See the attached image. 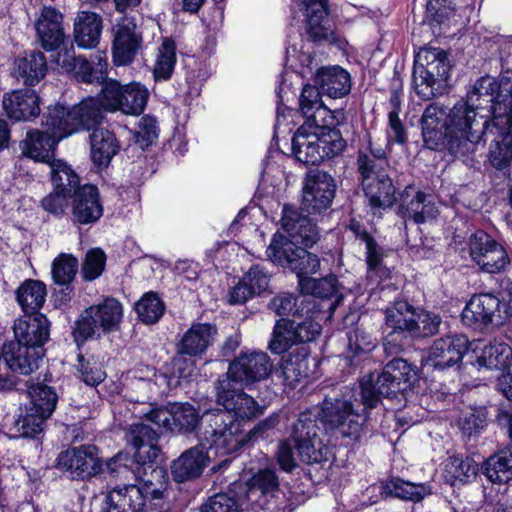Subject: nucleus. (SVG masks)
<instances>
[{
	"instance_id": "1",
	"label": "nucleus",
	"mask_w": 512,
	"mask_h": 512,
	"mask_svg": "<svg viewBox=\"0 0 512 512\" xmlns=\"http://www.w3.org/2000/svg\"><path fill=\"white\" fill-rule=\"evenodd\" d=\"M113 478L129 480L133 475L139 481L135 484L115 487L110 490L103 501L101 512H167L166 501L169 476L163 467L145 466L130 457L127 453L119 452L108 459L103 465V472Z\"/></svg>"
},
{
	"instance_id": "2",
	"label": "nucleus",
	"mask_w": 512,
	"mask_h": 512,
	"mask_svg": "<svg viewBox=\"0 0 512 512\" xmlns=\"http://www.w3.org/2000/svg\"><path fill=\"white\" fill-rule=\"evenodd\" d=\"M304 99L312 106L304 105L305 121L292 138V151L299 162L317 165L341 154L346 142L338 129L330 127L327 119H332L331 112L320 106L316 91L308 90Z\"/></svg>"
},
{
	"instance_id": "3",
	"label": "nucleus",
	"mask_w": 512,
	"mask_h": 512,
	"mask_svg": "<svg viewBox=\"0 0 512 512\" xmlns=\"http://www.w3.org/2000/svg\"><path fill=\"white\" fill-rule=\"evenodd\" d=\"M447 132L448 149L457 157L472 153L484 137L494 138L496 127L467 101H460L448 113Z\"/></svg>"
},
{
	"instance_id": "4",
	"label": "nucleus",
	"mask_w": 512,
	"mask_h": 512,
	"mask_svg": "<svg viewBox=\"0 0 512 512\" xmlns=\"http://www.w3.org/2000/svg\"><path fill=\"white\" fill-rule=\"evenodd\" d=\"M466 101L499 129L512 120V71L479 78Z\"/></svg>"
},
{
	"instance_id": "5",
	"label": "nucleus",
	"mask_w": 512,
	"mask_h": 512,
	"mask_svg": "<svg viewBox=\"0 0 512 512\" xmlns=\"http://www.w3.org/2000/svg\"><path fill=\"white\" fill-rule=\"evenodd\" d=\"M199 440L216 454L229 455L249 442V435L231 414L220 409L205 412L201 418Z\"/></svg>"
},
{
	"instance_id": "6",
	"label": "nucleus",
	"mask_w": 512,
	"mask_h": 512,
	"mask_svg": "<svg viewBox=\"0 0 512 512\" xmlns=\"http://www.w3.org/2000/svg\"><path fill=\"white\" fill-rule=\"evenodd\" d=\"M450 60L445 50L424 47L415 55L413 85L416 94L430 100L442 92L449 78Z\"/></svg>"
},
{
	"instance_id": "7",
	"label": "nucleus",
	"mask_w": 512,
	"mask_h": 512,
	"mask_svg": "<svg viewBox=\"0 0 512 512\" xmlns=\"http://www.w3.org/2000/svg\"><path fill=\"white\" fill-rule=\"evenodd\" d=\"M317 413L327 432L339 434L352 443L361 441L368 416L364 409L359 412L350 399L338 395L326 397Z\"/></svg>"
},
{
	"instance_id": "8",
	"label": "nucleus",
	"mask_w": 512,
	"mask_h": 512,
	"mask_svg": "<svg viewBox=\"0 0 512 512\" xmlns=\"http://www.w3.org/2000/svg\"><path fill=\"white\" fill-rule=\"evenodd\" d=\"M122 315V305L114 298L89 306L74 322L72 335L75 343L79 347L88 340L99 339L102 334L117 330Z\"/></svg>"
},
{
	"instance_id": "9",
	"label": "nucleus",
	"mask_w": 512,
	"mask_h": 512,
	"mask_svg": "<svg viewBox=\"0 0 512 512\" xmlns=\"http://www.w3.org/2000/svg\"><path fill=\"white\" fill-rule=\"evenodd\" d=\"M218 336L215 324L194 322L180 336L176 343V355L173 366L178 372V378H186L195 368V361L200 360L208 349L213 346Z\"/></svg>"
},
{
	"instance_id": "10",
	"label": "nucleus",
	"mask_w": 512,
	"mask_h": 512,
	"mask_svg": "<svg viewBox=\"0 0 512 512\" xmlns=\"http://www.w3.org/2000/svg\"><path fill=\"white\" fill-rule=\"evenodd\" d=\"M268 259L279 266L291 270L297 275L298 286L304 279H310L311 275L320 270V258L318 255L299 247L288 237L275 233L266 249Z\"/></svg>"
},
{
	"instance_id": "11",
	"label": "nucleus",
	"mask_w": 512,
	"mask_h": 512,
	"mask_svg": "<svg viewBox=\"0 0 512 512\" xmlns=\"http://www.w3.org/2000/svg\"><path fill=\"white\" fill-rule=\"evenodd\" d=\"M103 108L96 97H88L72 108L63 105L48 107V121L57 126L65 137L83 130L97 129L104 118Z\"/></svg>"
},
{
	"instance_id": "12",
	"label": "nucleus",
	"mask_w": 512,
	"mask_h": 512,
	"mask_svg": "<svg viewBox=\"0 0 512 512\" xmlns=\"http://www.w3.org/2000/svg\"><path fill=\"white\" fill-rule=\"evenodd\" d=\"M418 311L404 299H396L386 308L385 324L390 329L384 339L387 354H397L411 344Z\"/></svg>"
},
{
	"instance_id": "13",
	"label": "nucleus",
	"mask_w": 512,
	"mask_h": 512,
	"mask_svg": "<svg viewBox=\"0 0 512 512\" xmlns=\"http://www.w3.org/2000/svg\"><path fill=\"white\" fill-rule=\"evenodd\" d=\"M273 371V363L269 355L263 351H241L230 362L227 373L222 378H228L231 383H239L250 387L255 383L266 380Z\"/></svg>"
},
{
	"instance_id": "14",
	"label": "nucleus",
	"mask_w": 512,
	"mask_h": 512,
	"mask_svg": "<svg viewBox=\"0 0 512 512\" xmlns=\"http://www.w3.org/2000/svg\"><path fill=\"white\" fill-rule=\"evenodd\" d=\"M351 87V75L347 70L340 66L322 67L314 76V85L307 84L303 87L299 98L300 111L303 112L304 105L308 108L312 106L304 99L308 90H315L320 106L326 108L322 102V95L333 99L343 98L350 93Z\"/></svg>"
},
{
	"instance_id": "15",
	"label": "nucleus",
	"mask_w": 512,
	"mask_h": 512,
	"mask_svg": "<svg viewBox=\"0 0 512 512\" xmlns=\"http://www.w3.org/2000/svg\"><path fill=\"white\" fill-rule=\"evenodd\" d=\"M143 47L142 31L133 16H121L112 27V58L117 66L131 64Z\"/></svg>"
},
{
	"instance_id": "16",
	"label": "nucleus",
	"mask_w": 512,
	"mask_h": 512,
	"mask_svg": "<svg viewBox=\"0 0 512 512\" xmlns=\"http://www.w3.org/2000/svg\"><path fill=\"white\" fill-rule=\"evenodd\" d=\"M57 468L73 480H89L103 472V464L95 445H80L62 451L57 457Z\"/></svg>"
},
{
	"instance_id": "17",
	"label": "nucleus",
	"mask_w": 512,
	"mask_h": 512,
	"mask_svg": "<svg viewBox=\"0 0 512 512\" xmlns=\"http://www.w3.org/2000/svg\"><path fill=\"white\" fill-rule=\"evenodd\" d=\"M335 191V180L330 174L319 169L310 170L304 179L301 210L320 214L331 206Z\"/></svg>"
},
{
	"instance_id": "18",
	"label": "nucleus",
	"mask_w": 512,
	"mask_h": 512,
	"mask_svg": "<svg viewBox=\"0 0 512 512\" xmlns=\"http://www.w3.org/2000/svg\"><path fill=\"white\" fill-rule=\"evenodd\" d=\"M217 403L224 412L231 414L239 421H249L264 413V406L242 389H235L228 378H219L215 385Z\"/></svg>"
},
{
	"instance_id": "19",
	"label": "nucleus",
	"mask_w": 512,
	"mask_h": 512,
	"mask_svg": "<svg viewBox=\"0 0 512 512\" xmlns=\"http://www.w3.org/2000/svg\"><path fill=\"white\" fill-rule=\"evenodd\" d=\"M42 129H31L20 143L22 154L35 161L48 163L54 159V151L65 135L58 133V128L48 121V111L41 120Z\"/></svg>"
},
{
	"instance_id": "20",
	"label": "nucleus",
	"mask_w": 512,
	"mask_h": 512,
	"mask_svg": "<svg viewBox=\"0 0 512 512\" xmlns=\"http://www.w3.org/2000/svg\"><path fill=\"white\" fill-rule=\"evenodd\" d=\"M58 64L67 72L73 73L77 81L87 84H102L108 77V63L105 53H98L90 60L65 51L59 53Z\"/></svg>"
},
{
	"instance_id": "21",
	"label": "nucleus",
	"mask_w": 512,
	"mask_h": 512,
	"mask_svg": "<svg viewBox=\"0 0 512 512\" xmlns=\"http://www.w3.org/2000/svg\"><path fill=\"white\" fill-rule=\"evenodd\" d=\"M469 345L464 334L446 335L436 339L429 348L426 364L438 370L459 366L469 350Z\"/></svg>"
},
{
	"instance_id": "22",
	"label": "nucleus",
	"mask_w": 512,
	"mask_h": 512,
	"mask_svg": "<svg viewBox=\"0 0 512 512\" xmlns=\"http://www.w3.org/2000/svg\"><path fill=\"white\" fill-rule=\"evenodd\" d=\"M364 195L374 211L390 208L396 201V188L387 171L359 172Z\"/></svg>"
},
{
	"instance_id": "23",
	"label": "nucleus",
	"mask_w": 512,
	"mask_h": 512,
	"mask_svg": "<svg viewBox=\"0 0 512 512\" xmlns=\"http://www.w3.org/2000/svg\"><path fill=\"white\" fill-rule=\"evenodd\" d=\"M281 226L288 234V239L296 245L299 243L304 247H312L320 239L317 225L294 206L284 205Z\"/></svg>"
},
{
	"instance_id": "24",
	"label": "nucleus",
	"mask_w": 512,
	"mask_h": 512,
	"mask_svg": "<svg viewBox=\"0 0 512 512\" xmlns=\"http://www.w3.org/2000/svg\"><path fill=\"white\" fill-rule=\"evenodd\" d=\"M103 215L100 193L95 185L86 184L72 194L71 219L80 225L93 224Z\"/></svg>"
},
{
	"instance_id": "25",
	"label": "nucleus",
	"mask_w": 512,
	"mask_h": 512,
	"mask_svg": "<svg viewBox=\"0 0 512 512\" xmlns=\"http://www.w3.org/2000/svg\"><path fill=\"white\" fill-rule=\"evenodd\" d=\"M210 457L204 443L185 450L172 461L170 469L175 482L183 483L199 478L208 466Z\"/></svg>"
},
{
	"instance_id": "26",
	"label": "nucleus",
	"mask_w": 512,
	"mask_h": 512,
	"mask_svg": "<svg viewBox=\"0 0 512 512\" xmlns=\"http://www.w3.org/2000/svg\"><path fill=\"white\" fill-rule=\"evenodd\" d=\"M3 109L14 121H32L40 114V97L35 90L25 88L5 93Z\"/></svg>"
},
{
	"instance_id": "27",
	"label": "nucleus",
	"mask_w": 512,
	"mask_h": 512,
	"mask_svg": "<svg viewBox=\"0 0 512 512\" xmlns=\"http://www.w3.org/2000/svg\"><path fill=\"white\" fill-rule=\"evenodd\" d=\"M37 39L45 51L57 50L65 41L63 15L53 7H44L35 22Z\"/></svg>"
},
{
	"instance_id": "28",
	"label": "nucleus",
	"mask_w": 512,
	"mask_h": 512,
	"mask_svg": "<svg viewBox=\"0 0 512 512\" xmlns=\"http://www.w3.org/2000/svg\"><path fill=\"white\" fill-rule=\"evenodd\" d=\"M448 113L444 105L433 102L429 104L421 117L422 137L425 147L436 150L444 139H448Z\"/></svg>"
},
{
	"instance_id": "29",
	"label": "nucleus",
	"mask_w": 512,
	"mask_h": 512,
	"mask_svg": "<svg viewBox=\"0 0 512 512\" xmlns=\"http://www.w3.org/2000/svg\"><path fill=\"white\" fill-rule=\"evenodd\" d=\"M44 349L25 346L15 341L4 343L2 357L7 367L14 373L29 375L39 367Z\"/></svg>"
},
{
	"instance_id": "30",
	"label": "nucleus",
	"mask_w": 512,
	"mask_h": 512,
	"mask_svg": "<svg viewBox=\"0 0 512 512\" xmlns=\"http://www.w3.org/2000/svg\"><path fill=\"white\" fill-rule=\"evenodd\" d=\"M361 401L366 408H375L382 397L393 398L401 393L399 382H395L387 371L383 368L382 372L376 377L374 374L364 376L360 380Z\"/></svg>"
},
{
	"instance_id": "31",
	"label": "nucleus",
	"mask_w": 512,
	"mask_h": 512,
	"mask_svg": "<svg viewBox=\"0 0 512 512\" xmlns=\"http://www.w3.org/2000/svg\"><path fill=\"white\" fill-rule=\"evenodd\" d=\"M158 438V433L148 425L141 423L131 426L127 442L135 450L133 457L145 466L153 465L161 454Z\"/></svg>"
},
{
	"instance_id": "32",
	"label": "nucleus",
	"mask_w": 512,
	"mask_h": 512,
	"mask_svg": "<svg viewBox=\"0 0 512 512\" xmlns=\"http://www.w3.org/2000/svg\"><path fill=\"white\" fill-rule=\"evenodd\" d=\"M311 362L313 366L316 365V360L310 357V349L307 345L292 349L281 362L283 385L289 389H295L302 378L312 373Z\"/></svg>"
},
{
	"instance_id": "33",
	"label": "nucleus",
	"mask_w": 512,
	"mask_h": 512,
	"mask_svg": "<svg viewBox=\"0 0 512 512\" xmlns=\"http://www.w3.org/2000/svg\"><path fill=\"white\" fill-rule=\"evenodd\" d=\"M306 16V31L313 41L328 40L332 29L327 20L328 0H298Z\"/></svg>"
},
{
	"instance_id": "34",
	"label": "nucleus",
	"mask_w": 512,
	"mask_h": 512,
	"mask_svg": "<svg viewBox=\"0 0 512 512\" xmlns=\"http://www.w3.org/2000/svg\"><path fill=\"white\" fill-rule=\"evenodd\" d=\"M501 301L491 293L474 295L462 312V320L468 325H487L500 313Z\"/></svg>"
},
{
	"instance_id": "35",
	"label": "nucleus",
	"mask_w": 512,
	"mask_h": 512,
	"mask_svg": "<svg viewBox=\"0 0 512 512\" xmlns=\"http://www.w3.org/2000/svg\"><path fill=\"white\" fill-rule=\"evenodd\" d=\"M49 321L44 314H36L28 321L19 320L14 325L15 342L43 349L49 339Z\"/></svg>"
},
{
	"instance_id": "36",
	"label": "nucleus",
	"mask_w": 512,
	"mask_h": 512,
	"mask_svg": "<svg viewBox=\"0 0 512 512\" xmlns=\"http://www.w3.org/2000/svg\"><path fill=\"white\" fill-rule=\"evenodd\" d=\"M103 29L102 17L96 12L80 11L74 21V39L76 44L85 49L95 48Z\"/></svg>"
},
{
	"instance_id": "37",
	"label": "nucleus",
	"mask_w": 512,
	"mask_h": 512,
	"mask_svg": "<svg viewBox=\"0 0 512 512\" xmlns=\"http://www.w3.org/2000/svg\"><path fill=\"white\" fill-rule=\"evenodd\" d=\"M47 70L46 57L40 51L26 53L14 61V76L26 86L37 85L45 77Z\"/></svg>"
},
{
	"instance_id": "38",
	"label": "nucleus",
	"mask_w": 512,
	"mask_h": 512,
	"mask_svg": "<svg viewBox=\"0 0 512 512\" xmlns=\"http://www.w3.org/2000/svg\"><path fill=\"white\" fill-rule=\"evenodd\" d=\"M91 159L98 168H106L120 151V142L114 132L106 128L94 129L89 136Z\"/></svg>"
},
{
	"instance_id": "39",
	"label": "nucleus",
	"mask_w": 512,
	"mask_h": 512,
	"mask_svg": "<svg viewBox=\"0 0 512 512\" xmlns=\"http://www.w3.org/2000/svg\"><path fill=\"white\" fill-rule=\"evenodd\" d=\"M299 289L302 294L328 300V310H334L343 298L338 292V280L334 275L326 276L321 279H304L300 282Z\"/></svg>"
},
{
	"instance_id": "40",
	"label": "nucleus",
	"mask_w": 512,
	"mask_h": 512,
	"mask_svg": "<svg viewBox=\"0 0 512 512\" xmlns=\"http://www.w3.org/2000/svg\"><path fill=\"white\" fill-rule=\"evenodd\" d=\"M482 473L495 484H508L512 480V446L508 445L490 456L482 465Z\"/></svg>"
},
{
	"instance_id": "41",
	"label": "nucleus",
	"mask_w": 512,
	"mask_h": 512,
	"mask_svg": "<svg viewBox=\"0 0 512 512\" xmlns=\"http://www.w3.org/2000/svg\"><path fill=\"white\" fill-rule=\"evenodd\" d=\"M16 300L25 314H39L43 307L47 288L40 280L27 279L16 290Z\"/></svg>"
},
{
	"instance_id": "42",
	"label": "nucleus",
	"mask_w": 512,
	"mask_h": 512,
	"mask_svg": "<svg viewBox=\"0 0 512 512\" xmlns=\"http://www.w3.org/2000/svg\"><path fill=\"white\" fill-rule=\"evenodd\" d=\"M489 150V160L493 167L502 170L512 161V120L496 129Z\"/></svg>"
},
{
	"instance_id": "43",
	"label": "nucleus",
	"mask_w": 512,
	"mask_h": 512,
	"mask_svg": "<svg viewBox=\"0 0 512 512\" xmlns=\"http://www.w3.org/2000/svg\"><path fill=\"white\" fill-rule=\"evenodd\" d=\"M511 356L512 349L508 344L494 340L483 347L481 354L477 356L473 365L479 370L482 368L489 370L502 369L507 366Z\"/></svg>"
},
{
	"instance_id": "44",
	"label": "nucleus",
	"mask_w": 512,
	"mask_h": 512,
	"mask_svg": "<svg viewBox=\"0 0 512 512\" xmlns=\"http://www.w3.org/2000/svg\"><path fill=\"white\" fill-rule=\"evenodd\" d=\"M53 188L56 191L73 194L81 188L80 177L72 167L61 159H53L47 163Z\"/></svg>"
},
{
	"instance_id": "45",
	"label": "nucleus",
	"mask_w": 512,
	"mask_h": 512,
	"mask_svg": "<svg viewBox=\"0 0 512 512\" xmlns=\"http://www.w3.org/2000/svg\"><path fill=\"white\" fill-rule=\"evenodd\" d=\"M478 470V464L474 459L455 455L449 457L445 465L444 477L452 486H457L476 477Z\"/></svg>"
},
{
	"instance_id": "46",
	"label": "nucleus",
	"mask_w": 512,
	"mask_h": 512,
	"mask_svg": "<svg viewBox=\"0 0 512 512\" xmlns=\"http://www.w3.org/2000/svg\"><path fill=\"white\" fill-rule=\"evenodd\" d=\"M270 306L279 316L302 317L304 314L311 313L315 304L311 299H306L305 296L295 297L292 294L285 293L274 297Z\"/></svg>"
},
{
	"instance_id": "47",
	"label": "nucleus",
	"mask_w": 512,
	"mask_h": 512,
	"mask_svg": "<svg viewBox=\"0 0 512 512\" xmlns=\"http://www.w3.org/2000/svg\"><path fill=\"white\" fill-rule=\"evenodd\" d=\"M384 369L391 379L399 382L402 394L412 390L418 381V368L403 358H393L385 364Z\"/></svg>"
},
{
	"instance_id": "48",
	"label": "nucleus",
	"mask_w": 512,
	"mask_h": 512,
	"mask_svg": "<svg viewBox=\"0 0 512 512\" xmlns=\"http://www.w3.org/2000/svg\"><path fill=\"white\" fill-rule=\"evenodd\" d=\"M29 396L34 411L45 418H49L56 408L58 396L53 387L43 383H36L29 387Z\"/></svg>"
},
{
	"instance_id": "49",
	"label": "nucleus",
	"mask_w": 512,
	"mask_h": 512,
	"mask_svg": "<svg viewBox=\"0 0 512 512\" xmlns=\"http://www.w3.org/2000/svg\"><path fill=\"white\" fill-rule=\"evenodd\" d=\"M176 65V44L170 38H165L158 48L153 66V76L156 81H167L171 78Z\"/></svg>"
},
{
	"instance_id": "50",
	"label": "nucleus",
	"mask_w": 512,
	"mask_h": 512,
	"mask_svg": "<svg viewBox=\"0 0 512 512\" xmlns=\"http://www.w3.org/2000/svg\"><path fill=\"white\" fill-rule=\"evenodd\" d=\"M385 490L397 498L413 502H419L431 494L429 485L416 484L397 477H393L386 482Z\"/></svg>"
},
{
	"instance_id": "51",
	"label": "nucleus",
	"mask_w": 512,
	"mask_h": 512,
	"mask_svg": "<svg viewBox=\"0 0 512 512\" xmlns=\"http://www.w3.org/2000/svg\"><path fill=\"white\" fill-rule=\"evenodd\" d=\"M149 98L148 89L139 82L125 84L122 113L126 115H140L147 104Z\"/></svg>"
},
{
	"instance_id": "52",
	"label": "nucleus",
	"mask_w": 512,
	"mask_h": 512,
	"mask_svg": "<svg viewBox=\"0 0 512 512\" xmlns=\"http://www.w3.org/2000/svg\"><path fill=\"white\" fill-rule=\"evenodd\" d=\"M299 458L306 464L321 463L328 460L330 449L320 436L302 439L294 442Z\"/></svg>"
},
{
	"instance_id": "53",
	"label": "nucleus",
	"mask_w": 512,
	"mask_h": 512,
	"mask_svg": "<svg viewBox=\"0 0 512 512\" xmlns=\"http://www.w3.org/2000/svg\"><path fill=\"white\" fill-rule=\"evenodd\" d=\"M78 259L72 254L60 253L51 264V276L54 284L73 283L78 272Z\"/></svg>"
},
{
	"instance_id": "54",
	"label": "nucleus",
	"mask_w": 512,
	"mask_h": 512,
	"mask_svg": "<svg viewBox=\"0 0 512 512\" xmlns=\"http://www.w3.org/2000/svg\"><path fill=\"white\" fill-rule=\"evenodd\" d=\"M124 88L125 85L115 79H107L101 84L100 93L96 98L104 111L122 112Z\"/></svg>"
},
{
	"instance_id": "55",
	"label": "nucleus",
	"mask_w": 512,
	"mask_h": 512,
	"mask_svg": "<svg viewBox=\"0 0 512 512\" xmlns=\"http://www.w3.org/2000/svg\"><path fill=\"white\" fill-rule=\"evenodd\" d=\"M135 310L141 322L154 324L164 314L165 305L157 294L148 292L136 303Z\"/></svg>"
},
{
	"instance_id": "56",
	"label": "nucleus",
	"mask_w": 512,
	"mask_h": 512,
	"mask_svg": "<svg viewBox=\"0 0 512 512\" xmlns=\"http://www.w3.org/2000/svg\"><path fill=\"white\" fill-rule=\"evenodd\" d=\"M172 432L188 433L198 426L200 417L196 409L188 404H172Z\"/></svg>"
},
{
	"instance_id": "57",
	"label": "nucleus",
	"mask_w": 512,
	"mask_h": 512,
	"mask_svg": "<svg viewBox=\"0 0 512 512\" xmlns=\"http://www.w3.org/2000/svg\"><path fill=\"white\" fill-rule=\"evenodd\" d=\"M304 320L284 319L296 345L310 342L321 332V325L314 321L309 314H304Z\"/></svg>"
},
{
	"instance_id": "58",
	"label": "nucleus",
	"mask_w": 512,
	"mask_h": 512,
	"mask_svg": "<svg viewBox=\"0 0 512 512\" xmlns=\"http://www.w3.org/2000/svg\"><path fill=\"white\" fill-rule=\"evenodd\" d=\"M46 419L47 418L34 411L20 415L18 419L14 420V427L10 429L11 436L14 438H33L43 431V425Z\"/></svg>"
},
{
	"instance_id": "59",
	"label": "nucleus",
	"mask_w": 512,
	"mask_h": 512,
	"mask_svg": "<svg viewBox=\"0 0 512 512\" xmlns=\"http://www.w3.org/2000/svg\"><path fill=\"white\" fill-rule=\"evenodd\" d=\"M358 172L387 171L388 161L383 148H373L371 142L366 151L360 150L357 156Z\"/></svg>"
},
{
	"instance_id": "60",
	"label": "nucleus",
	"mask_w": 512,
	"mask_h": 512,
	"mask_svg": "<svg viewBox=\"0 0 512 512\" xmlns=\"http://www.w3.org/2000/svg\"><path fill=\"white\" fill-rule=\"evenodd\" d=\"M414 189L412 186H407L400 196L399 214L404 219H411L417 222V214H420L421 207L424 205L427 198L431 195L424 192L417 191L412 195Z\"/></svg>"
},
{
	"instance_id": "61",
	"label": "nucleus",
	"mask_w": 512,
	"mask_h": 512,
	"mask_svg": "<svg viewBox=\"0 0 512 512\" xmlns=\"http://www.w3.org/2000/svg\"><path fill=\"white\" fill-rule=\"evenodd\" d=\"M319 415L317 411L307 409L299 413L297 421L294 423L291 432L293 442L301 441L305 438L320 436V428L317 425Z\"/></svg>"
},
{
	"instance_id": "62",
	"label": "nucleus",
	"mask_w": 512,
	"mask_h": 512,
	"mask_svg": "<svg viewBox=\"0 0 512 512\" xmlns=\"http://www.w3.org/2000/svg\"><path fill=\"white\" fill-rule=\"evenodd\" d=\"M509 259L503 246L496 242L492 248L482 255L475 263L482 271L498 273L508 264Z\"/></svg>"
},
{
	"instance_id": "63",
	"label": "nucleus",
	"mask_w": 512,
	"mask_h": 512,
	"mask_svg": "<svg viewBox=\"0 0 512 512\" xmlns=\"http://www.w3.org/2000/svg\"><path fill=\"white\" fill-rule=\"evenodd\" d=\"M106 265V255L100 248L87 251L82 264V277L85 281H94L99 278Z\"/></svg>"
},
{
	"instance_id": "64",
	"label": "nucleus",
	"mask_w": 512,
	"mask_h": 512,
	"mask_svg": "<svg viewBox=\"0 0 512 512\" xmlns=\"http://www.w3.org/2000/svg\"><path fill=\"white\" fill-rule=\"evenodd\" d=\"M348 349L353 357L371 352L376 346V339L364 329L356 327L347 334Z\"/></svg>"
}]
</instances>
